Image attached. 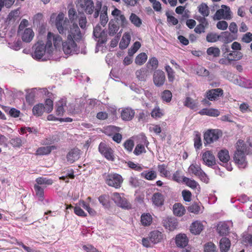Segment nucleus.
Listing matches in <instances>:
<instances>
[{
	"label": "nucleus",
	"instance_id": "f257e3e1",
	"mask_svg": "<svg viewBox=\"0 0 252 252\" xmlns=\"http://www.w3.org/2000/svg\"><path fill=\"white\" fill-rule=\"evenodd\" d=\"M64 16L63 13L60 12L56 18L55 25L59 32L61 34H65L67 31V38L79 42L82 38V34L77 24L70 26L68 20H64Z\"/></svg>",
	"mask_w": 252,
	"mask_h": 252
},
{
	"label": "nucleus",
	"instance_id": "f03ea898",
	"mask_svg": "<svg viewBox=\"0 0 252 252\" xmlns=\"http://www.w3.org/2000/svg\"><path fill=\"white\" fill-rule=\"evenodd\" d=\"M236 150L234 154V160L239 167L244 168L247 165L246 155L248 152V147L245 142L239 140L236 146Z\"/></svg>",
	"mask_w": 252,
	"mask_h": 252
},
{
	"label": "nucleus",
	"instance_id": "7ed1b4c3",
	"mask_svg": "<svg viewBox=\"0 0 252 252\" xmlns=\"http://www.w3.org/2000/svg\"><path fill=\"white\" fill-rule=\"evenodd\" d=\"M68 18L73 24H77L78 22L82 29L85 28L87 24V19L84 13H77L74 8H70L68 10Z\"/></svg>",
	"mask_w": 252,
	"mask_h": 252
},
{
	"label": "nucleus",
	"instance_id": "20e7f679",
	"mask_svg": "<svg viewBox=\"0 0 252 252\" xmlns=\"http://www.w3.org/2000/svg\"><path fill=\"white\" fill-rule=\"evenodd\" d=\"M32 48L34 49V52L32 56L33 58L36 60H40L45 54H47L48 57L52 54L51 51L48 52V47L42 41L36 43Z\"/></svg>",
	"mask_w": 252,
	"mask_h": 252
},
{
	"label": "nucleus",
	"instance_id": "39448f33",
	"mask_svg": "<svg viewBox=\"0 0 252 252\" xmlns=\"http://www.w3.org/2000/svg\"><path fill=\"white\" fill-rule=\"evenodd\" d=\"M105 182L109 187L119 189L123 182V178L121 175L117 173H110L106 176Z\"/></svg>",
	"mask_w": 252,
	"mask_h": 252
},
{
	"label": "nucleus",
	"instance_id": "423d86ee",
	"mask_svg": "<svg viewBox=\"0 0 252 252\" xmlns=\"http://www.w3.org/2000/svg\"><path fill=\"white\" fill-rule=\"evenodd\" d=\"M62 41V38L58 34H55L51 32H49L47 36L46 46L48 47V52L52 51L53 53V48L52 44L53 43L56 48L60 46L61 43Z\"/></svg>",
	"mask_w": 252,
	"mask_h": 252
},
{
	"label": "nucleus",
	"instance_id": "0eeeda50",
	"mask_svg": "<svg viewBox=\"0 0 252 252\" xmlns=\"http://www.w3.org/2000/svg\"><path fill=\"white\" fill-rule=\"evenodd\" d=\"M222 132L219 129H209L204 134L205 145L210 144L217 141L221 136Z\"/></svg>",
	"mask_w": 252,
	"mask_h": 252
},
{
	"label": "nucleus",
	"instance_id": "6e6552de",
	"mask_svg": "<svg viewBox=\"0 0 252 252\" xmlns=\"http://www.w3.org/2000/svg\"><path fill=\"white\" fill-rule=\"evenodd\" d=\"M98 150L100 154L107 160L114 161V152L109 145L104 142H101L98 146Z\"/></svg>",
	"mask_w": 252,
	"mask_h": 252
},
{
	"label": "nucleus",
	"instance_id": "1a4fd4ad",
	"mask_svg": "<svg viewBox=\"0 0 252 252\" xmlns=\"http://www.w3.org/2000/svg\"><path fill=\"white\" fill-rule=\"evenodd\" d=\"M62 49L66 55H72L78 50L76 42L68 38L62 42Z\"/></svg>",
	"mask_w": 252,
	"mask_h": 252
},
{
	"label": "nucleus",
	"instance_id": "9d476101",
	"mask_svg": "<svg viewBox=\"0 0 252 252\" xmlns=\"http://www.w3.org/2000/svg\"><path fill=\"white\" fill-rule=\"evenodd\" d=\"M189 172L190 174L198 177L204 182L207 181V175L202 170L200 165L196 163H193L190 165L188 169Z\"/></svg>",
	"mask_w": 252,
	"mask_h": 252
},
{
	"label": "nucleus",
	"instance_id": "9b49d317",
	"mask_svg": "<svg viewBox=\"0 0 252 252\" xmlns=\"http://www.w3.org/2000/svg\"><path fill=\"white\" fill-rule=\"evenodd\" d=\"M79 6L87 14H92L94 6L93 0H79Z\"/></svg>",
	"mask_w": 252,
	"mask_h": 252
},
{
	"label": "nucleus",
	"instance_id": "f8f14e48",
	"mask_svg": "<svg viewBox=\"0 0 252 252\" xmlns=\"http://www.w3.org/2000/svg\"><path fill=\"white\" fill-rule=\"evenodd\" d=\"M166 80L164 72L161 70H156L153 74V82L158 87L162 86Z\"/></svg>",
	"mask_w": 252,
	"mask_h": 252
},
{
	"label": "nucleus",
	"instance_id": "ddd939ff",
	"mask_svg": "<svg viewBox=\"0 0 252 252\" xmlns=\"http://www.w3.org/2000/svg\"><path fill=\"white\" fill-rule=\"evenodd\" d=\"M223 94V91L221 88L213 89L206 93V98L210 101H215Z\"/></svg>",
	"mask_w": 252,
	"mask_h": 252
},
{
	"label": "nucleus",
	"instance_id": "4468645a",
	"mask_svg": "<svg viewBox=\"0 0 252 252\" xmlns=\"http://www.w3.org/2000/svg\"><path fill=\"white\" fill-rule=\"evenodd\" d=\"M162 223L165 228L170 231L175 229L178 225V222L175 218L172 217H166L163 218Z\"/></svg>",
	"mask_w": 252,
	"mask_h": 252
},
{
	"label": "nucleus",
	"instance_id": "2eb2a0df",
	"mask_svg": "<svg viewBox=\"0 0 252 252\" xmlns=\"http://www.w3.org/2000/svg\"><path fill=\"white\" fill-rule=\"evenodd\" d=\"M80 155V150L76 148L71 149L67 153L66 158L67 161L69 163H73L77 160Z\"/></svg>",
	"mask_w": 252,
	"mask_h": 252
},
{
	"label": "nucleus",
	"instance_id": "dca6fc26",
	"mask_svg": "<svg viewBox=\"0 0 252 252\" xmlns=\"http://www.w3.org/2000/svg\"><path fill=\"white\" fill-rule=\"evenodd\" d=\"M202 160L204 163L208 166H211L216 164L215 157L211 151H207L203 153Z\"/></svg>",
	"mask_w": 252,
	"mask_h": 252
},
{
	"label": "nucleus",
	"instance_id": "f3484780",
	"mask_svg": "<svg viewBox=\"0 0 252 252\" xmlns=\"http://www.w3.org/2000/svg\"><path fill=\"white\" fill-rule=\"evenodd\" d=\"M135 111L130 107H125L122 109L121 118L123 121H131L134 117Z\"/></svg>",
	"mask_w": 252,
	"mask_h": 252
},
{
	"label": "nucleus",
	"instance_id": "a211bd4d",
	"mask_svg": "<svg viewBox=\"0 0 252 252\" xmlns=\"http://www.w3.org/2000/svg\"><path fill=\"white\" fill-rule=\"evenodd\" d=\"M224 7L225 9H220L216 11L215 17L217 20H220L221 19L229 20L231 19L230 8L225 5Z\"/></svg>",
	"mask_w": 252,
	"mask_h": 252
},
{
	"label": "nucleus",
	"instance_id": "6ab92c4d",
	"mask_svg": "<svg viewBox=\"0 0 252 252\" xmlns=\"http://www.w3.org/2000/svg\"><path fill=\"white\" fill-rule=\"evenodd\" d=\"M175 243L178 247L185 248L188 244L189 239L186 234L180 233L176 236Z\"/></svg>",
	"mask_w": 252,
	"mask_h": 252
},
{
	"label": "nucleus",
	"instance_id": "aec40b11",
	"mask_svg": "<svg viewBox=\"0 0 252 252\" xmlns=\"http://www.w3.org/2000/svg\"><path fill=\"white\" fill-rule=\"evenodd\" d=\"M204 229V225L202 222L196 220L192 222L190 226V232L194 235L199 234Z\"/></svg>",
	"mask_w": 252,
	"mask_h": 252
},
{
	"label": "nucleus",
	"instance_id": "412c9836",
	"mask_svg": "<svg viewBox=\"0 0 252 252\" xmlns=\"http://www.w3.org/2000/svg\"><path fill=\"white\" fill-rule=\"evenodd\" d=\"M220 38L221 41L224 43H228L236 39L237 36L228 32H221Z\"/></svg>",
	"mask_w": 252,
	"mask_h": 252
},
{
	"label": "nucleus",
	"instance_id": "4be33fe9",
	"mask_svg": "<svg viewBox=\"0 0 252 252\" xmlns=\"http://www.w3.org/2000/svg\"><path fill=\"white\" fill-rule=\"evenodd\" d=\"M66 107V101L64 99H61L56 104L55 113L59 116L63 115L65 112L64 108Z\"/></svg>",
	"mask_w": 252,
	"mask_h": 252
},
{
	"label": "nucleus",
	"instance_id": "5701e85b",
	"mask_svg": "<svg viewBox=\"0 0 252 252\" xmlns=\"http://www.w3.org/2000/svg\"><path fill=\"white\" fill-rule=\"evenodd\" d=\"M149 238L151 243L157 244L161 241L163 238V235L161 232L158 230H154L150 232Z\"/></svg>",
	"mask_w": 252,
	"mask_h": 252
},
{
	"label": "nucleus",
	"instance_id": "b1692460",
	"mask_svg": "<svg viewBox=\"0 0 252 252\" xmlns=\"http://www.w3.org/2000/svg\"><path fill=\"white\" fill-rule=\"evenodd\" d=\"M57 149V147L55 145L40 147L36 150L35 154L39 156L48 155L52 151Z\"/></svg>",
	"mask_w": 252,
	"mask_h": 252
},
{
	"label": "nucleus",
	"instance_id": "393cba45",
	"mask_svg": "<svg viewBox=\"0 0 252 252\" xmlns=\"http://www.w3.org/2000/svg\"><path fill=\"white\" fill-rule=\"evenodd\" d=\"M34 36V32L31 28H26L22 35V39L24 42L29 43Z\"/></svg>",
	"mask_w": 252,
	"mask_h": 252
},
{
	"label": "nucleus",
	"instance_id": "a878e982",
	"mask_svg": "<svg viewBox=\"0 0 252 252\" xmlns=\"http://www.w3.org/2000/svg\"><path fill=\"white\" fill-rule=\"evenodd\" d=\"M219 246L221 252H227L231 246L230 240L226 237H222L220 241Z\"/></svg>",
	"mask_w": 252,
	"mask_h": 252
},
{
	"label": "nucleus",
	"instance_id": "bb28decb",
	"mask_svg": "<svg viewBox=\"0 0 252 252\" xmlns=\"http://www.w3.org/2000/svg\"><path fill=\"white\" fill-rule=\"evenodd\" d=\"M135 74L139 80L145 81L149 75V70L147 67H142L136 71Z\"/></svg>",
	"mask_w": 252,
	"mask_h": 252
},
{
	"label": "nucleus",
	"instance_id": "cd10ccee",
	"mask_svg": "<svg viewBox=\"0 0 252 252\" xmlns=\"http://www.w3.org/2000/svg\"><path fill=\"white\" fill-rule=\"evenodd\" d=\"M112 199L117 205H126L127 200L124 197L123 194L114 192L112 194Z\"/></svg>",
	"mask_w": 252,
	"mask_h": 252
},
{
	"label": "nucleus",
	"instance_id": "c85d7f7f",
	"mask_svg": "<svg viewBox=\"0 0 252 252\" xmlns=\"http://www.w3.org/2000/svg\"><path fill=\"white\" fill-rule=\"evenodd\" d=\"M148 144L149 142L146 139H144V144L139 143L136 145L134 150L133 153L136 156H139L141 154L146 153V150L145 148V145L147 147Z\"/></svg>",
	"mask_w": 252,
	"mask_h": 252
},
{
	"label": "nucleus",
	"instance_id": "c756f323",
	"mask_svg": "<svg viewBox=\"0 0 252 252\" xmlns=\"http://www.w3.org/2000/svg\"><path fill=\"white\" fill-rule=\"evenodd\" d=\"M217 230L220 235L225 236L228 234L229 228L225 222H220L217 225Z\"/></svg>",
	"mask_w": 252,
	"mask_h": 252
},
{
	"label": "nucleus",
	"instance_id": "7c9ffc66",
	"mask_svg": "<svg viewBox=\"0 0 252 252\" xmlns=\"http://www.w3.org/2000/svg\"><path fill=\"white\" fill-rule=\"evenodd\" d=\"M152 200L154 205H163L164 197L161 193L156 192L153 194Z\"/></svg>",
	"mask_w": 252,
	"mask_h": 252
},
{
	"label": "nucleus",
	"instance_id": "2f4dec72",
	"mask_svg": "<svg viewBox=\"0 0 252 252\" xmlns=\"http://www.w3.org/2000/svg\"><path fill=\"white\" fill-rule=\"evenodd\" d=\"M130 39L131 37L129 33H124L119 44L120 48L121 49L126 48L129 44Z\"/></svg>",
	"mask_w": 252,
	"mask_h": 252
},
{
	"label": "nucleus",
	"instance_id": "473e14b6",
	"mask_svg": "<svg viewBox=\"0 0 252 252\" xmlns=\"http://www.w3.org/2000/svg\"><path fill=\"white\" fill-rule=\"evenodd\" d=\"M32 114L36 117L41 116L45 112L44 105L42 103H38L34 105L32 110Z\"/></svg>",
	"mask_w": 252,
	"mask_h": 252
},
{
	"label": "nucleus",
	"instance_id": "72a5a7b5",
	"mask_svg": "<svg viewBox=\"0 0 252 252\" xmlns=\"http://www.w3.org/2000/svg\"><path fill=\"white\" fill-rule=\"evenodd\" d=\"M218 157L221 162L223 163L227 162L230 159L228 151L226 149L220 150L218 153Z\"/></svg>",
	"mask_w": 252,
	"mask_h": 252
},
{
	"label": "nucleus",
	"instance_id": "f704fd0d",
	"mask_svg": "<svg viewBox=\"0 0 252 252\" xmlns=\"http://www.w3.org/2000/svg\"><path fill=\"white\" fill-rule=\"evenodd\" d=\"M100 21L101 24L104 26L108 21V17L107 16V7L104 6L100 13Z\"/></svg>",
	"mask_w": 252,
	"mask_h": 252
},
{
	"label": "nucleus",
	"instance_id": "c9c22d12",
	"mask_svg": "<svg viewBox=\"0 0 252 252\" xmlns=\"http://www.w3.org/2000/svg\"><path fill=\"white\" fill-rule=\"evenodd\" d=\"M198 12L203 17H207L210 14L209 8L205 3H202L198 7Z\"/></svg>",
	"mask_w": 252,
	"mask_h": 252
},
{
	"label": "nucleus",
	"instance_id": "e433bc0d",
	"mask_svg": "<svg viewBox=\"0 0 252 252\" xmlns=\"http://www.w3.org/2000/svg\"><path fill=\"white\" fill-rule=\"evenodd\" d=\"M164 115V111L157 106H156L151 113V117L155 119L161 118Z\"/></svg>",
	"mask_w": 252,
	"mask_h": 252
},
{
	"label": "nucleus",
	"instance_id": "4c0bfd02",
	"mask_svg": "<svg viewBox=\"0 0 252 252\" xmlns=\"http://www.w3.org/2000/svg\"><path fill=\"white\" fill-rule=\"evenodd\" d=\"M121 130V128L120 127L114 126H108L105 129V133L110 136L119 132Z\"/></svg>",
	"mask_w": 252,
	"mask_h": 252
},
{
	"label": "nucleus",
	"instance_id": "58836bf2",
	"mask_svg": "<svg viewBox=\"0 0 252 252\" xmlns=\"http://www.w3.org/2000/svg\"><path fill=\"white\" fill-rule=\"evenodd\" d=\"M183 182L185 183L187 186L192 189H196L197 187H199V184L194 180L190 179L186 177H183Z\"/></svg>",
	"mask_w": 252,
	"mask_h": 252
},
{
	"label": "nucleus",
	"instance_id": "ea45409f",
	"mask_svg": "<svg viewBox=\"0 0 252 252\" xmlns=\"http://www.w3.org/2000/svg\"><path fill=\"white\" fill-rule=\"evenodd\" d=\"M141 177L148 180H153L157 177V174L155 171H145L141 173Z\"/></svg>",
	"mask_w": 252,
	"mask_h": 252
},
{
	"label": "nucleus",
	"instance_id": "a19ab883",
	"mask_svg": "<svg viewBox=\"0 0 252 252\" xmlns=\"http://www.w3.org/2000/svg\"><path fill=\"white\" fill-rule=\"evenodd\" d=\"M141 222L144 226L150 225L152 222V217L150 214H143L141 217Z\"/></svg>",
	"mask_w": 252,
	"mask_h": 252
},
{
	"label": "nucleus",
	"instance_id": "79ce46f5",
	"mask_svg": "<svg viewBox=\"0 0 252 252\" xmlns=\"http://www.w3.org/2000/svg\"><path fill=\"white\" fill-rule=\"evenodd\" d=\"M147 60V56L145 53H141L138 54L135 60L136 64L141 65L143 64Z\"/></svg>",
	"mask_w": 252,
	"mask_h": 252
},
{
	"label": "nucleus",
	"instance_id": "37998d69",
	"mask_svg": "<svg viewBox=\"0 0 252 252\" xmlns=\"http://www.w3.org/2000/svg\"><path fill=\"white\" fill-rule=\"evenodd\" d=\"M194 137V146L196 149H199L202 146L201 134L198 131H195Z\"/></svg>",
	"mask_w": 252,
	"mask_h": 252
},
{
	"label": "nucleus",
	"instance_id": "c03bdc74",
	"mask_svg": "<svg viewBox=\"0 0 252 252\" xmlns=\"http://www.w3.org/2000/svg\"><path fill=\"white\" fill-rule=\"evenodd\" d=\"M129 20L130 22L136 27H140L142 25V20L134 13L131 14L129 17Z\"/></svg>",
	"mask_w": 252,
	"mask_h": 252
},
{
	"label": "nucleus",
	"instance_id": "a18cd8bd",
	"mask_svg": "<svg viewBox=\"0 0 252 252\" xmlns=\"http://www.w3.org/2000/svg\"><path fill=\"white\" fill-rule=\"evenodd\" d=\"M167 165L162 164L158 166V169L161 176L167 177L170 175V172L167 170Z\"/></svg>",
	"mask_w": 252,
	"mask_h": 252
},
{
	"label": "nucleus",
	"instance_id": "49530a36",
	"mask_svg": "<svg viewBox=\"0 0 252 252\" xmlns=\"http://www.w3.org/2000/svg\"><path fill=\"white\" fill-rule=\"evenodd\" d=\"M34 189L36 195L39 200L42 201L44 199V189L38 185L35 184Z\"/></svg>",
	"mask_w": 252,
	"mask_h": 252
},
{
	"label": "nucleus",
	"instance_id": "de8ad7c7",
	"mask_svg": "<svg viewBox=\"0 0 252 252\" xmlns=\"http://www.w3.org/2000/svg\"><path fill=\"white\" fill-rule=\"evenodd\" d=\"M173 211L175 215L181 217L185 214L186 209L184 206H173Z\"/></svg>",
	"mask_w": 252,
	"mask_h": 252
},
{
	"label": "nucleus",
	"instance_id": "09e8293b",
	"mask_svg": "<svg viewBox=\"0 0 252 252\" xmlns=\"http://www.w3.org/2000/svg\"><path fill=\"white\" fill-rule=\"evenodd\" d=\"M158 66V62L156 57L150 59L147 63V68L151 67V69L156 70Z\"/></svg>",
	"mask_w": 252,
	"mask_h": 252
},
{
	"label": "nucleus",
	"instance_id": "8fccbe9b",
	"mask_svg": "<svg viewBox=\"0 0 252 252\" xmlns=\"http://www.w3.org/2000/svg\"><path fill=\"white\" fill-rule=\"evenodd\" d=\"M220 35H218L216 33L209 32L207 34L206 40L208 42H215L218 40L220 41Z\"/></svg>",
	"mask_w": 252,
	"mask_h": 252
},
{
	"label": "nucleus",
	"instance_id": "3c124183",
	"mask_svg": "<svg viewBox=\"0 0 252 252\" xmlns=\"http://www.w3.org/2000/svg\"><path fill=\"white\" fill-rule=\"evenodd\" d=\"M161 97L163 101L169 102L171 100L172 94L169 90H166L161 93Z\"/></svg>",
	"mask_w": 252,
	"mask_h": 252
},
{
	"label": "nucleus",
	"instance_id": "603ef678",
	"mask_svg": "<svg viewBox=\"0 0 252 252\" xmlns=\"http://www.w3.org/2000/svg\"><path fill=\"white\" fill-rule=\"evenodd\" d=\"M165 70L167 74L168 79L169 82H173L175 79V72L173 69L169 65L165 66Z\"/></svg>",
	"mask_w": 252,
	"mask_h": 252
},
{
	"label": "nucleus",
	"instance_id": "864d4df0",
	"mask_svg": "<svg viewBox=\"0 0 252 252\" xmlns=\"http://www.w3.org/2000/svg\"><path fill=\"white\" fill-rule=\"evenodd\" d=\"M207 53L208 55L218 57L220 55V50L218 47H211L207 49Z\"/></svg>",
	"mask_w": 252,
	"mask_h": 252
},
{
	"label": "nucleus",
	"instance_id": "5fc2aeb1",
	"mask_svg": "<svg viewBox=\"0 0 252 252\" xmlns=\"http://www.w3.org/2000/svg\"><path fill=\"white\" fill-rule=\"evenodd\" d=\"M184 105L191 109H194L197 107V104L194 100L189 97H186Z\"/></svg>",
	"mask_w": 252,
	"mask_h": 252
},
{
	"label": "nucleus",
	"instance_id": "6e6d98bb",
	"mask_svg": "<svg viewBox=\"0 0 252 252\" xmlns=\"http://www.w3.org/2000/svg\"><path fill=\"white\" fill-rule=\"evenodd\" d=\"M36 185H51L53 184V180L44 177H39L36 179Z\"/></svg>",
	"mask_w": 252,
	"mask_h": 252
},
{
	"label": "nucleus",
	"instance_id": "4d7b16f0",
	"mask_svg": "<svg viewBox=\"0 0 252 252\" xmlns=\"http://www.w3.org/2000/svg\"><path fill=\"white\" fill-rule=\"evenodd\" d=\"M204 252H218L216 246L212 242H208L204 246Z\"/></svg>",
	"mask_w": 252,
	"mask_h": 252
},
{
	"label": "nucleus",
	"instance_id": "13d9d810",
	"mask_svg": "<svg viewBox=\"0 0 252 252\" xmlns=\"http://www.w3.org/2000/svg\"><path fill=\"white\" fill-rule=\"evenodd\" d=\"M119 29V26L114 23L110 22L109 24V35L113 36L115 34Z\"/></svg>",
	"mask_w": 252,
	"mask_h": 252
},
{
	"label": "nucleus",
	"instance_id": "bf43d9fd",
	"mask_svg": "<svg viewBox=\"0 0 252 252\" xmlns=\"http://www.w3.org/2000/svg\"><path fill=\"white\" fill-rule=\"evenodd\" d=\"M228 55L230 57L232 61L239 60L243 57L242 53L237 51H232L230 52Z\"/></svg>",
	"mask_w": 252,
	"mask_h": 252
},
{
	"label": "nucleus",
	"instance_id": "052dcab7",
	"mask_svg": "<svg viewBox=\"0 0 252 252\" xmlns=\"http://www.w3.org/2000/svg\"><path fill=\"white\" fill-rule=\"evenodd\" d=\"M45 111L47 113H50L53 109V101L50 98H47L45 101Z\"/></svg>",
	"mask_w": 252,
	"mask_h": 252
},
{
	"label": "nucleus",
	"instance_id": "680f3d73",
	"mask_svg": "<svg viewBox=\"0 0 252 252\" xmlns=\"http://www.w3.org/2000/svg\"><path fill=\"white\" fill-rule=\"evenodd\" d=\"M98 200L102 205H108L110 202V197L108 194H104L98 197Z\"/></svg>",
	"mask_w": 252,
	"mask_h": 252
},
{
	"label": "nucleus",
	"instance_id": "e2e57ef3",
	"mask_svg": "<svg viewBox=\"0 0 252 252\" xmlns=\"http://www.w3.org/2000/svg\"><path fill=\"white\" fill-rule=\"evenodd\" d=\"M203 209V206H189L188 208L189 212L196 214L202 213Z\"/></svg>",
	"mask_w": 252,
	"mask_h": 252
},
{
	"label": "nucleus",
	"instance_id": "0e129e2a",
	"mask_svg": "<svg viewBox=\"0 0 252 252\" xmlns=\"http://www.w3.org/2000/svg\"><path fill=\"white\" fill-rule=\"evenodd\" d=\"M134 145L133 141L130 139L126 140L123 144L125 149L128 152H131L132 151Z\"/></svg>",
	"mask_w": 252,
	"mask_h": 252
},
{
	"label": "nucleus",
	"instance_id": "69168bd1",
	"mask_svg": "<svg viewBox=\"0 0 252 252\" xmlns=\"http://www.w3.org/2000/svg\"><path fill=\"white\" fill-rule=\"evenodd\" d=\"M149 115L148 111L141 110L137 116L139 122H144L146 120Z\"/></svg>",
	"mask_w": 252,
	"mask_h": 252
},
{
	"label": "nucleus",
	"instance_id": "338daca9",
	"mask_svg": "<svg viewBox=\"0 0 252 252\" xmlns=\"http://www.w3.org/2000/svg\"><path fill=\"white\" fill-rule=\"evenodd\" d=\"M196 74L199 76L206 77L209 75V71L202 66H198L196 69Z\"/></svg>",
	"mask_w": 252,
	"mask_h": 252
},
{
	"label": "nucleus",
	"instance_id": "774afa93",
	"mask_svg": "<svg viewBox=\"0 0 252 252\" xmlns=\"http://www.w3.org/2000/svg\"><path fill=\"white\" fill-rule=\"evenodd\" d=\"M10 143L15 148H19L22 145V140L20 137H16L12 138Z\"/></svg>",
	"mask_w": 252,
	"mask_h": 252
}]
</instances>
